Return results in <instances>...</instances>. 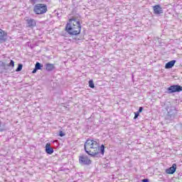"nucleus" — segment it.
Returning a JSON list of instances; mask_svg holds the SVG:
<instances>
[{
	"instance_id": "f257e3e1",
	"label": "nucleus",
	"mask_w": 182,
	"mask_h": 182,
	"mask_svg": "<svg viewBox=\"0 0 182 182\" xmlns=\"http://www.w3.org/2000/svg\"><path fill=\"white\" fill-rule=\"evenodd\" d=\"M85 150L89 156L95 157L97 154H105V145H99L97 139H87L85 143Z\"/></svg>"
},
{
	"instance_id": "f03ea898",
	"label": "nucleus",
	"mask_w": 182,
	"mask_h": 182,
	"mask_svg": "<svg viewBox=\"0 0 182 182\" xmlns=\"http://www.w3.org/2000/svg\"><path fill=\"white\" fill-rule=\"evenodd\" d=\"M81 29L80 22L76 21L75 18H70L65 27L66 31L70 33V35H79Z\"/></svg>"
},
{
	"instance_id": "7ed1b4c3",
	"label": "nucleus",
	"mask_w": 182,
	"mask_h": 182,
	"mask_svg": "<svg viewBox=\"0 0 182 182\" xmlns=\"http://www.w3.org/2000/svg\"><path fill=\"white\" fill-rule=\"evenodd\" d=\"M33 11L37 15H42L43 14H46L48 11V6H46V4H38L34 6Z\"/></svg>"
},
{
	"instance_id": "20e7f679",
	"label": "nucleus",
	"mask_w": 182,
	"mask_h": 182,
	"mask_svg": "<svg viewBox=\"0 0 182 182\" xmlns=\"http://www.w3.org/2000/svg\"><path fill=\"white\" fill-rule=\"evenodd\" d=\"M80 164H82V166H88V164H92V161L89 159V158L87 156H81L79 159Z\"/></svg>"
},
{
	"instance_id": "39448f33",
	"label": "nucleus",
	"mask_w": 182,
	"mask_h": 182,
	"mask_svg": "<svg viewBox=\"0 0 182 182\" xmlns=\"http://www.w3.org/2000/svg\"><path fill=\"white\" fill-rule=\"evenodd\" d=\"M168 93H176V92H181V86L171 85L168 88Z\"/></svg>"
},
{
	"instance_id": "423d86ee",
	"label": "nucleus",
	"mask_w": 182,
	"mask_h": 182,
	"mask_svg": "<svg viewBox=\"0 0 182 182\" xmlns=\"http://www.w3.org/2000/svg\"><path fill=\"white\" fill-rule=\"evenodd\" d=\"M25 21L27 23L28 28H33L36 26V21H35L34 19L26 17Z\"/></svg>"
},
{
	"instance_id": "0eeeda50",
	"label": "nucleus",
	"mask_w": 182,
	"mask_h": 182,
	"mask_svg": "<svg viewBox=\"0 0 182 182\" xmlns=\"http://www.w3.org/2000/svg\"><path fill=\"white\" fill-rule=\"evenodd\" d=\"M176 168H177V165L176 164H173L171 167L166 169V174H174V173H176Z\"/></svg>"
},
{
	"instance_id": "6e6552de",
	"label": "nucleus",
	"mask_w": 182,
	"mask_h": 182,
	"mask_svg": "<svg viewBox=\"0 0 182 182\" xmlns=\"http://www.w3.org/2000/svg\"><path fill=\"white\" fill-rule=\"evenodd\" d=\"M153 8L154 14H156V15H160V14H163V9L161 8V6H160V5H155Z\"/></svg>"
},
{
	"instance_id": "1a4fd4ad",
	"label": "nucleus",
	"mask_w": 182,
	"mask_h": 182,
	"mask_svg": "<svg viewBox=\"0 0 182 182\" xmlns=\"http://www.w3.org/2000/svg\"><path fill=\"white\" fill-rule=\"evenodd\" d=\"M174 116H176V109L174 108L169 109L168 111V119H174Z\"/></svg>"
},
{
	"instance_id": "9d476101",
	"label": "nucleus",
	"mask_w": 182,
	"mask_h": 182,
	"mask_svg": "<svg viewBox=\"0 0 182 182\" xmlns=\"http://www.w3.org/2000/svg\"><path fill=\"white\" fill-rule=\"evenodd\" d=\"M46 153L47 154H53V148L50 147V144L49 143L46 145Z\"/></svg>"
},
{
	"instance_id": "9b49d317",
	"label": "nucleus",
	"mask_w": 182,
	"mask_h": 182,
	"mask_svg": "<svg viewBox=\"0 0 182 182\" xmlns=\"http://www.w3.org/2000/svg\"><path fill=\"white\" fill-rule=\"evenodd\" d=\"M176 64V60H171L169 61L168 63H167L165 65L166 69H171V68H173V66H174V65Z\"/></svg>"
},
{
	"instance_id": "f8f14e48",
	"label": "nucleus",
	"mask_w": 182,
	"mask_h": 182,
	"mask_svg": "<svg viewBox=\"0 0 182 182\" xmlns=\"http://www.w3.org/2000/svg\"><path fill=\"white\" fill-rule=\"evenodd\" d=\"M53 69H55V65L53 64H50V63L46 64V70L48 72H52Z\"/></svg>"
},
{
	"instance_id": "ddd939ff",
	"label": "nucleus",
	"mask_w": 182,
	"mask_h": 182,
	"mask_svg": "<svg viewBox=\"0 0 182 182\" xmlns=\"http://www.w3.org/2000/svg\"><path fill=\"white\" fill-rule=\"evenodd\" d=\"M5 33L2 30H0V41H5Z\"/></svg>"
},
{
	"instance_id": "4468645a",
	"label": "nucleus",
	"mask_w": 182,
	"mask_h": 182,
	"mask_svg": "<svg viewBox=\"0 0 182 182\" xmlns=\"http://www.w3.org/2000/svg\"><path fill=\"white\" fill-rule=\"evenodd\" d=\"M35 68L37 69V70H40L42 69V68H43V65H42L40 63H36Z\"/></svg>"
},
{
	"instance_id": "2eb2a0df",
	"label": "nucleus",
	"mask_w": 182,
	"mask_h": 182,
	"mask_svg": "<svg viewBox=\"0 0 182 182\" xmlns=\"http://www.w3.org/2000/svg\"><path fill=\"white\" fill-rule=\"evenodd\" d=\"M89 86L92 89H95V84L93 83V80H90L89 81Z\"/></svg>"
},
{
	"instance_id": "dca6fc26",
	"label": "nucleus",
	"mask_w": 182,
	"mask_h": 182,
	"mask_svg": "<svg viewBox=\"0 0 182 182\" xmlns=\"http://www.w3.org/2000/svg\"><path fill=\"white\" fill-rule=\"evenodd\" d=\"M22 67H23L22 64H18V66L16 68V72H21L22 70Z\"/></svg>"
},
{
	"instance_id": "f3484780",
	"label": "nucleus",
	"mask_w": 182,
	"mask_h": 182,
	"mask_svg": "<svg viewBox=\"0 0 182 182\" xmlns=\"http://www.w3.org/2000/svg\"><path fill=\"white\" fill-rule=\"evenodd\" d=\"M9 66H12V68H14V66H15V62H14V60H11L10 61Z\"/></svg>"
},
{
	"instance_id": "a211bd4d",
	"label": "nucleus",
	"mask_w": 182,
	"mask_h": 182,
	"mask_svg": "<svg viewBox=\"0 0 182 182\" xmlns=\"http://www.w3.org/2000/svg\"><path fill=\"white\" fill-rule=\"evenodd\" d=\"M59 136H60V137H63V136H65V133H63V132L60 131L59 133Z\"/></svg>"
},
{
	"instance_id": "6ab92c4d",
	"label": "nucleus",
	"mask_w": 182,
	"mask_h": 182,
	"mask_svg": "<svg viewBox=\"0 0 182 182\" xmlns=\"http://www.w3.org/2000/svg\"><path fill=\"white\" fill-rule=\"evenodd\" d=\"M139 114H140V113L138 112H135L134 119H137L139 117Z\"/></svg>"
},
{
	"instance_id": "aec40b11",
	"label": "nucleus",
	"mask_w": 182,
	"mask_h": 182,
	"mask_svg": "<svg viewBox=\"0 0 182 182\" xmlns=\"http://www.w3.org/2000/svg\"><path fill=\"white\" fill-rule=\"evenodd\" d=\"M143 112V107H140L139 109L138 113H141Z\"/></svg>"
},
{
	"instance_id": "412c9836",
	"label": "nucleus",
	"mask_w": 182,
	"mask_h": 182,
	"mask_svg": "<svg viewBox=\"0 0 182 182\" xmlns=\"http://www.w3.org/2000/svg\"><path fill=\"white\" fill-rule=\"evenodd\" d=\"M37 70H38V69H36V68H35V69L33 70L32 73H36Z\"/></svg>"
},
{
	"instance_id": "4be33fe9",
	"label": "nucleus",
	"mask_w": 182,
	"mask_h": 182,
	"mask_svg": "<svg viewBox=\"0 0 182 182\" xmlns=\"http://www.w3.org/2000/svg\"><path fill=\"white\" fill-rule=\"evenodd\" d=\"M142 182H149V179L146 178V179H143Z\"/></svg>"
},
{
	"instance_id": "5701e85b",
	"label": "nucleus",
	"mask_w": 182,
	"mask_h": 182,
	"mask_svg": "<svg viewBox=\"0 0 182 182\" xmlns=\"http://www.w3.org/2000/svg\"><path fill=\"white\" fill-rule=\"evenodd\" d=\"M1 124H2V123H1V121H0V127H1Z\"/></svg>"
},
{
	"instance_id": "b1692460",
	"label": "nucleus",
	"mask_w": 182,
	"mask_h": 182,
	"mask_svg": "<svg viewBox=\"0 0 182 182\" xmlns=\"http://www.w3.org/2000/svg\"><path fill=\"white\" fill-rule=\"evenodd\" d=\"M182 91V87H181V92Z\"/></svg>"
}]
</instances>
